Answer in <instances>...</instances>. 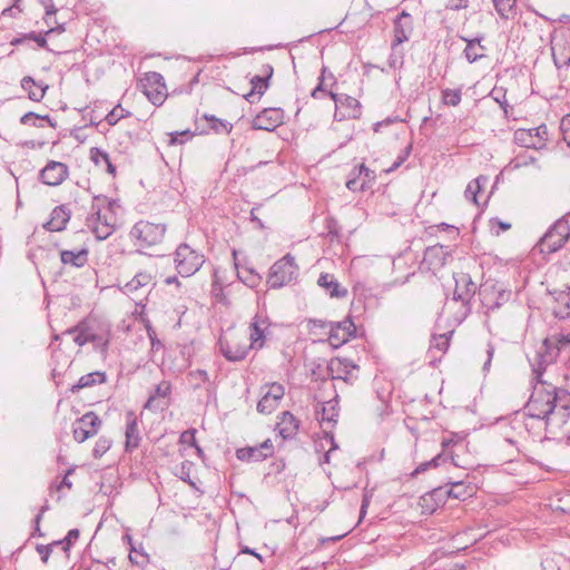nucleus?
<instances>
[{"label": "nucleus", "instance_id": "f257e3e1", "mask_svg": "<svg viewBox=\"0 0 570 570\" xmlns=\"http://www.w3.org/2000/svg\"><path fill=\"white\" fill-rule=\"evenodd\" d=\"M557 345L552 336L547 337L533 357H529L535 384L525 412L512 420V429L524 428L530 433L537 424L548 433L557 434L563 431L570 419V392L542 380L547 366L553 364L560 354Z\"/></svg>", "mask_w": 570, "mask_h": 570}, {"label": "nucleus", "instance_id": "f03ea898", "mask_svg": "<svg viewBox=\"0 0 570 570\" xmlns=\"http://www.w3.org/2000/svg\"><path fill=\"white\" fill-rule=\"evenodd\" d=\"M118 207L117 199L105 195L94 197L91 214L87 217L86 225L98 240L107 239L116 230Z\"/></svg>", "mask_w": 570, "mask_h": 570}, {"label": "nucleus", "instance_id": "7ed1b4c3", "mask_svg": "<svg viewBox=\"0 0 570 570\" xmlns=\"http://www.w3.org/2000/svg\"><path fill=\"white\" fill-rule=\"evenodd\" d=\"M166 229L164 224L139 220L131 227L129 237L137 247V253L145 254L146 249L163 243Z\"/></svg>", "mask_w": 570, "mask_h": 570}, {"label": "nucleus", "instance_id": "20e7f679", "mask_svg": "<svg viewBox=\"0 0 570 570\" xmlns=\"http://www.w3.org/2000/svg\"><path fill=\"white\" fill-rule=\"evenodd\" d=\"M570 238V225L566 217L556 220L537 243L542 254H552L561 249Z\"/></svg>", "mask_w": 570, "mask_h": 570}, {"label": "nucleus", "instance_id": "39448f33", "mask_svg": "<svg viewBox=\"0 0 570 570\" xmlns=\"http://www.w3.org/2000/svg\"><path fill=\"white\" fill-rule=\"evenodd\" d=\"M297 276L298 266L295 264V258L291 254H286L272 265L267 284L271 288H281L296 279Z\"/></svg>", "mask_w": 570, "mask_h": 570}, {"label": "nucleus", "instance_id": "423d86ee", "mask_svg": "<svg viewBox=\"0 0 570 570\" xmlns=\"http://www.w3.org/2000/svg\"><path fill=\"white\" fill-rule=\"evenodd\" d=\"M204 255L191 248L188 244H180L174 254L176 271L183 277L194 275L203 266Z\"/></svg>", "mask_w": 570, "mask_h": 570}, {"label": "nucleus", "instance_id": "0eeeda50", "mask_svg": "<svg viewBox=\"0 0 570 570\" xmlns=\"http://www.w3.org/2000/svg\"><path fill=\"white\" fill-rule=\"evenodd\" d=\"M512 292L499 282H485L479 288V296L485 312H492L500 308L511 298Z\"/></svg>", "mask_w": 570, "mask_h": 570}, {"label": "nucleus", "instance_id": "6e6552de", "mask_svg": "<svg viewBox=\"0 0 570 570\" xmlns=\"http://www.w3.org/2000/svg\"><path fill=\"white\" fill-rule=\"evenodd\" d=\"M548 140V127L540 125L535 128H520L514 131V141L521 147L531 149H542Z\"/></svg>", "mask_w": 570, "mask_h": 570}, {"label": "nucleus", "instance_id": "1a4fd4ad", "mask_svg": "<svg viewBox=\"0 0 570 570\" xmlns=\"http://www.w3.org/2000/svg\"><path fill=\"white\" fill-rule=\"evenodd\" d=\"M328 96L335 104V119L342 121L344 119H357L360 118L361 104L354 97H351L345 94H335L333 91H328Z\"/></svg>", "mask_w": 570, "mask_h": 570}, {"label": "nucleus", "instance_id": "9d476101", "mask_svg": "<svg viewBox=\"0 0 570 570\" xmlns=\"http://www.w3.org/2000/svg\"><path fill=\"white\" fill-rule=\"evenodd\" d=\"M218 345L220 353L230 362L243 361L252 348V346L246 343L244 336H233L230 338L220 337Z\"/></svg>", "mask_w": 570, "mask_h": 570}, {"label": "nucleus", "instance_id": "9b49d317", "mask_svg": "<svg viewBox=\"0 0 570 570\" xmlns=\"http://www.w3.org/2000/svg\"><path fill=\"white\" fill-rule=\"evenodd\" d=\"M100 425L101 420L99 416L92 411L87 412L72 424L73 439L77 442L82 443L87 439L96 435Z\"/></svg>", "mask_w": 570, "mask_h": 570}, {"label": "nucleus", "instance_id": "f8f14e48", "mask_svg": "<svg viewBox=\"0 0 570 570\" xmlns=\"http://www.w3.org/2000/svg\"><path fill=\"white\" fill-rule=\"evenodd\" d=\"M81 325H83V332H86L90 343L94 345V348L106 357L110 342V331L108 328L99 327L90 320L81 321Z\"/></svg>", "mask_w": 570, "mask_h": 570}, {"label": "nucleus", "instance_id": "ddd939ff", "mask_svg": "<svg viewBox=\"0 0 570 570\" xmlns=\"http://www.w3.org/2000/svg\"><path fill=\"white\" fill-rule=\"evenodd\" d=\"M356 326L351 318L342 322L328 323V343L337 348L355 335Z\"/></svg>", "mask_w": 570, "mask_h": 570}, {"label": "nucleus", "instance_id": "4468645a", "mask_svg": "<svg viewBox=\"0 0 570 570\" xmlns=\"http://www.w3.org/2000/svg\"><path fill=\"white\" fill-rule=\"evenodd\" d=\"M284 122V111L281 108H265L252 120V128L273 131Z\"/></svg>", "mask_w": 570, "mask_h": 570}, {"label": "nucleus", "instance_id": "2eb2a0df", "mask_svg": "<svg viewBox=\"0 0 570 570\" xmlns=\"http://www.w3.org/2000/svg\"><path fill=\"white\" fill-rule=\"evenodd\" d=\"M455 288L453 299L460 301L464 305L469 304L476 293V284L472 281L470 274L459 273L454 275Z\"/></svg>", "mask_w": 570, "mask_h": 570}, {"label": "nucleus", "instance_id": "dca6fc26", "mask_svg": "<svg viewBox=\"0 0 570 570\" xmlns=\"http://www.w3.org/2000/svg\"><path fill=\"white\" fill-rule=\"evenodd\" d=\"M68 176V166L61 161L50 160L40 171V179L48 186H59Z\"/></svg>", "mask_w": 570, "mask_h": 570}, {"label": "nucleus", "instance_id": "f3484780", "mask_svg": "<svg viewBox=\"0 0 570 570\" xmlns=\"http://www.w3.org/2000/svg\"><path fill=\"white\" fill-rule=\"evenodd\" d=\"M170 394H171V383L169 381L164 380L150 393L144 407L151 410V411L164 410L168 405V402L161 403L160 400L169 399Z\"/></svg>", "mask_w": 570, "mask_h": 570}, {"label": "nucleus", "instance_id": "a211bd4d", "mask_svg": "<svg viewBox=\"0 0 570 570\" xmlns=\"http://www.w3.org/2000/svg\"><path fill=\"white\" fill-rule=\"evenodd\" d=\"M125 451L132 452L138 449L140 445V434L138 428V419L132 411L127 412L126 414V430H125Z\"/></svg>", "mask_w": 570, "mask_h": 570}, {"label": "nucleus", "instance_id": "6ab92c4d", "mask_svg": "<svg viewBox=\"0 0 570 570\" xmlns=\"http://www.w3.org/2000/svg\"><path fill=\"white\" fill-rule=\"evenodd\" d=\"M412 32V17L406 11H402L394 20L393 49L409 40Z\"/></svg>", "mask_w": 570, "mask_h": 570}, {"label": "nucleus", "instance_id": "aec40b11", "mask_svg": "<svg viewBox=\"0 0 570 570\" xmlns=\"http://www.w3.org/2000/svg\"><path fill=\"white\" fill-rule=\"evenodd\" d=\"M268 328L267 321L259 316L255 315L253 318L250 325H249V340H250V346L253 350H261L263 348L266 340V331Z\"/></svg>", "mask_w": 570, "mask_h": 570}, {"label": "nucleus", "instance_id": "412c9836", "mask_svg": "<svg viewBox=\"0 0 570 570\" xmlns=\"http://www.w3.org/2000/svg\"><path fill=\"white\" fill-rule=\"evenodd\" d=\"M88 259L89 250L86 247L60 250V261L65 267L81 268L88 263Z\"/></svg>", "mask_w": 570, "mask_h": 570}, {"label": "nucleus", "instance_id": "4be33fe9", "mask_svg": "<svg viewBox=\"0 0 570 570\" xmlns=\"http://www.w3.org/2000/svg\"><path fill=\"white\" fill-rule=\"evenodd\" d=\"M71 217V212L66 205L57 206L50 214V219L43 224V228L49 232H61L66 228Z\"/></svg>", "mask_w": 570, "mask_h": 570}, {"label": "nucleus", "instance_id": "5701e85b", "mask_svg": "<svg viewBox=\"0 0 570 570\" xmlns=\"http://www.w3.org/2000/svg\"><path fill=\"white\" fill-rule=\"evenodd\" d=\"M553 295V314L559 320L570 318V287L562 291H554Z\"/></svg>", "mask_w": 570, "mask_h": 570}, {"label": "nucleus", "instance_id": "b1692460", "mask_svg": "<svg viewBox=\"0 0 570 570\" xmlns=\"http://www.w3.org/2000/svg\"><path fill=\"white\" fill-rule=\"evenodd\" d=\"M276 428L284 440L292 439L299 429V421L291 412L286 411L282 413Z\"/></svg>", "mask_w": 570, "mask_h": 570}, {"label": "nucleus", "instance_id": "393cba45", "mask_svg": "<svg viewBox=\"0 0 570 570\" xmlns=\"http://www.w3.org/2000/svg\"><path fill=\"white\" fill-rule=\"evenodd\" d=\"M317 284L324 288L331 297L343 298L347 296V289L342 287L332 274H321Z\"/></svg>", "mask_w": 570, "mask_h": 570}, {"label": "nucleus", "instance_id": "a878e982", "mask_svg": "<svg viewBox=\"0 0 570 570\" xmlns=\"http://www.w3.org/2000/svg\"><path fill=\"white\" fill-rule=\"evenodd\" d=\"M151 283L153 276L150 273L139 272L124 285L122 292L127 295H135L139 291L147 288Z\"/></svg>", "mask_w": 570, "mask_h": 570}, {"label": "nucleus", "instance_id": "bb28decb", "mask_svg": "<svg viewBox=\"0 0 570 570\" xmlns=\"http://www.w3.org/2000/svg\"><path fill=\"white\" fill-rule=\"evenodd\" d=\"M21 88L28 92L30 100L39 102L43 99L48 86L43 82H36L32 77L26 76L21 79Z\"/></svg>", "mask_w": 570, "mask_h": 570}, {"label": "nucleus", "instance_id": "cd10ccee", "mask_svg": "<svg viewBox=\"0 0 570 570\" xmlns=\"http://www.w3.org/2000/svg\"><path fill=\"white\" fill-rule=\"evenodd\" d=\"M107 381L105 372L95 371L80 376L78 382L70 387L71 393H78L82 389L92 387L95 385L104 384Z\"/></svg>", "mask_w": 570, "mask_h": 570}, {"label": "nucleus", "instance_id": "c85d7f7f", "mask_svg": "<svg viewBox=\"0 0 570 570\" xmlns=\"http://www.w3.org/2000/svg\"><path fill=\"white\" fill-rule=\"evenodd\" d=\"M273 67L271 65H264L262 72L263 75L254 76L250 80L252 90L248 94V97L254 96V94H258L262 96L268 88V80L273 76Z\"/></svg>", "mask_w": 570, "mask_h": 570}, {"label": "nucleus", "instance_id": "c756f323", "mask_svg": "<svg viewBox=\"0 0 570 570\" xmlns=\"http://www.w3.org/2000/svg\"><path fill=\"white\" fill-rule=\"evenodd\" d=\"M423 262L433 268L444 266L446 262V252L442 245L430 246L425 249Z\"/></svg>", "mask_w": 570, "mask_h": 570}, {"label": "nucleus", "instance_id": "7c9ffc66", "mask_svg": "<svg viewBox=\"0 0 570 570\" xmlns=\"http://www.w3.org/2000/svg\"><path fill=\"white\" fill-rule=\"evenodd\" d=\"M330 370L333 373H336V375H333V379H340L347 382L352 379V374L357 370V366L348 360L337 358L336 361L331 362Z\"/></svg>", "mask_w": 570, "mask_h": 570}, {"label": "nucleus", "instance_id": "2f4dec72", "mask_svg": "<svg viewBox=\"0 0 570 570\" xmlns=\"http://www.w3.org/2000/svg\"><path fill=\"white\" fill-rule=\"evenodd\" d=\"M450 333L433 335L430 342V350L429 354L431 356V361L436 360L438 357H441L449 348V340H450Z\"/></svg>", "mask_w": 570, "mask_h": 570}, {"label": "nucleus", "instance_id": "473e14b6", "mask_svg": "<svg viewBox=\"0 0 570 570\" xmlns=\"http://www.w3.org/2000/svg\"><path fill=\"white\" fill-rule=\"evenodd\" d=\"M466 42V47L463 51L464 57L470 63L478 61L479 59L484 57L485 48L481 45L483 37H478L474 39L462 38Z\"/></svg>", "mask_w": 570, "mask_h": 570}, {"label": "nucleus", "instance_id": "72a5a7b5", "mask_svg": "<svg viewBox=\"0 0 570 570\" xmlns=\"http://www.w3.org/2000/svg\"><path fill=\"white\" fill-rule=\"evenodd\" d=\"M552 59L558 69L570 65V45L566 41L563 45L553 43L551 40Z\"/></svg>", "mask_w": 570, "mask_h": 570}, {"label": "nucleus", "instance_id": "f704fd0d", "mask_svg": "<svg viewBox=\"0 0 570 570\" xmlns=\"http://www.w3.org/2000/svg\"><path fill=\"white\" fill-rule=\"evenodd\" d=\"M337 404L338 402L335 399L322 403L321 412L316 411L317 419L321 422L336 423V419L338 416Z\"/></svg>", "mask_w": 570, "mask_h": 570}, {"label": "nucleus", "instance_id": "c9c22d12", "mask_svg": "<svg viewBox=\"0 0 570 570\" xmlns=\"http://www.w3.org/2000/svg\"><path fill=\"white\" fill-rule=\"evenodd\" d=\"M475 489L470 483H465L463 481H458L451 483V487L448 491L449 497L464 501L468 498L473 497Z\"/></svg>", "mask_w": 570, "mask_h": 570}, {"label": "nucleus", "instance_id": "e433bc0d", "mask_svg": "<svg viewBox=\"0 0 570 570\" xmlns=\"http://www.w3.org/2000/svg\"><path fill=\"white\" fill-rule=\"evenodd\" d=\"M236 458L240 461L258 462L268 458V453L262 452V449H258V446H247L238 449Z\"/></svg>", "mask_w": 570, "mask_h": 570}, {"label": "nucleus", "instance_id": "4c0bfd02", "mask_svg": "<svg viewBox=\"0 0 570 570\" xmlns=\"http://www.w3.org/2000/svg\"><path fill=\"white\" fill-rule=\"evenodd\" d=\"M238 279L250 288L258 286L261 283L259 274L252 267H239L235 264Z\"/></svg>", "mask_w": 570, "mask_h": 570}, {"label": "nucleus", "instance_id": "58836bf2", "mask_svg": "<svg viewBox=\"0 0 570 570\" xmlns=\"http://www.w3.org/2000/svg\"><path fill=\"white\" fill-rule=\"evenodd\" d=\"M261 394L262 397L257 403V411L262 414H271L276 410L279 402L276 401L272 395H267V391L264 386L261 389Z\"/></svg>", "mask_w": 570, "mask_h": 570}, {"label": "nucleus", "instance_id": "ea45409f", "mask_svg": "<svg viewBox=\"0 0 570 570\" xmlns=\"http://www.w3.org/2000/svg\"><path fill=\"white\" fill-rule=\"evenodd\" d=\"M498 14L502 19L513 18L517 0H492Z\"/></svg>", "mask_w": 570, "mask_h": 570}, {"label": "nucleus", "instance_id": "a19ab883", "mask_svg": "<svg viewBox=\"0 0 570 570\" xmlns=\"http://www.w3.org/2000/svg\"><path fill=\"white\" fill-rule=\"evenodd\" d=\"M62 334L65 335H73V342L78 346H83L87 343H90L89 337L86 332H83V325L79 322L76 326L66 330Z\"/></svg>", "mask_w": 570, "mask_h": 570}, {"label": "nucleus", "instance_id": "79ce46f5", "mask_svg": "<svg viewBox=\"0 0 570 570\" xmlns=\"http://www.w3.org/2000/svg\"><path fill=\"white\" fill-rule=\"evenodd\" d=\"M147 85L149 87L161 88L166 90L165 79L164 77L156 71L146 72L144 78L141 79V86Z\"/></svg>", "mask_w": 570, "mask_h": 570}, {"label": "nucleus", "instance_id": "37998d69", "mask_svg": "<svg viewBox=\"0 0 570 570\" xmlns=\"http://www.w3.org/2000/svg\"><path fill=\"white\" fill-rule=\"evenodd\" d=\"M462 99L461 89H443L442 90V102L446 106L456 107L460 105Z\"/></svg>", "mask_w": 570, "mask_h": 570}, {"label": "nucleus", "instance_id": "c03bdc74", "mask_svg": "<svg viewBox=\"0 0 570 570\" xmlns=\"http://www.w3.org/2000/svg\"><path fill=\"white\" fill-rule=\"evenodd\" d=\"M204 118L210 124V128L217 134H229L233 129V125L230 122L218 119L213 115H204Z\"/></svg>", "mask_w": 570, "mask_h": 570}, {"label": "nucleus", "instance_id": "a18cd8bd", "mask_svg": "<svg viewBox=\"0 0 570 570\" xmlns=\"http://www.w3.org/2000/svg\"><path fill=\"white\" fill-rule=\"evenodd\" d=\"M166 90L156 87L147 88V85H144V94L155 106H160L166 98Z\"/></svg>", "mask_w": 570, "mask_h": 570}, {"label": "nucleus", "instance_id": "49530a36", "mask_svg": "<svg viewBox=\"0 0 570 570\" xmlns=\"http://www.w3.org/2000/svg\"><path fill=\"white\" fill-rule=\"evenodd\" d=\"M131 115L130 111L124 109L120 105L114 107L105 117V120L110 125L115 126L120 119L127 118Z\"/></svg>", "mask_w": 570, "mask_h": 570}, {"label": "nucleus", "instance_id": "de8ad7c7", "mask_svg": "<svg viewBox=\"0 0 570 570\" xmlns=\"http://www.w3.org/2000/svg\"><path fill=\"white\" fill-rule=\"evenodd\" d=\"M187 377L194 389H199L203 383L209 380L208 373L205 370L190 371Z\"/></svg>", "mask_w": 570, "mask_h": 570}, {"label": "nucleus", "instance_id": "09e8293b", "mask_svg": "<svg viewBox=\"0 0 570 570\" xmlns=\"http://www.w3.org/2000/svg\"><path fill=\"white\" fill-rule=\"evenodd\" d=\"M112 441L107 436H100L94 446L92 455L96 459L101 458L110 448H111Z\"/></svg>", "mask_w": 570, "mask_h": 570}, {"label": "nucleus", "instance_id": "8fccbe9b", "mask_svg": "<svg viewBox=\"0 0 570 570\" xmlns=\"http://www.w3.org/2000/svg\"><path fill=\"white\" fill-rule=\"evenodd\" d=\"M537 159L531 155H518L509 163L510 169H519L535 164Z\"/></svg>", "mask_w": 570, "mask_h": 570}, {"label": "nucleus", "instance_id": "3c124183", "mask_svg": "<svg viewBox=\"0 0 570 570\" xmlns=\"http://www.w3.org/2000/svg\"><path fill=\"white\" fill-rule=\"evenodd\" d=\"M30 120H43L47 121L50 127H57V124L50 118L49 115H38L33 111H28L23 116H21L20 124H30Z\"/></svg>", "mask_w": 570, "mask_h": 570}, {"label": "nucleus", "instance_id": "603ef678", "mask_svg": "<svg viewBox=\"0 0 570 570\" xmlns=\"http://www.w3.org/2000/svg\"><path fill=\"white\" fill-rule=\"evenodd\" d=\"M351 175H356L361 177L362 180H365V185L375 179V174L371 169H368L365 165L356 166L352 169Z\"/></svg>", "mask_w": 570, "mask_h": 570}, {"label": "nucleus", "instance_id": "864d4df0", "mask_svg": "<svg viewBox=\"0 0 570 570\" xmlns=\"http://www.w3.org/2000/svg\"><path fill=\"white\" fill-rule=\"evenodd\" d=\"M480 180L481 177H478L474 180L470 181L464 191L466 199L472 200L474 204H478L476 196L481 189Z\"/></svg>", "mask_w": 570, "mask_h": 570}, {"label": "nucleus", "instance_id": "5fc2aeb1", "mask_svg": "<svg viewBox=\"0 0 570 570\" xmlns=\"http://www.w3.org/2000/svg\"><path fill=\"white\" fill-rule=\"evenodd\" d=\"M129 561L132 564L142 567V566L149 563V556H148V553H146L144 551L142 548H140V549H137V551H132L129 553Z\"/></svg>", "mask_w": 570, "mask_h": 570}, {"label": "nucleus", "instance_id": "6e6d98bb", "mask_svg": "<svg viewBox=\"0 0 570 570\" xmlns=\"http://www.w3.org/2000/svg\"><path fill=\"white\" fill-rule=\"evenodd\" d=\"M89 154H90V160L96 166H100L104 163H108L109 155L105 150H102L98 147L90 148Z\"/></svg>", "mask_w": 570, "mask_h": 570}, {"label": "nucleus", "instance_id": "4d7b16f0", "mask_svg": "<svg viewBox=\"0 0 570 570\" xmlns=\"http://www.w3.org/2000/svg\"><path fill=\"white\" fill-rule=\"evenodd\" d=\"M79 534L80 532L78 529H71L62 540L55 541V544L63 543V551L68 552L73 542L78 540Z\"/></svg>", "mask_w": 570, "mask_h": 570}, {"label": "nucleus", "instance_id": "13d9d810", "mask_svg": "<svg viewBox=\"0 0 570 570\" xmlns=\"http://www.w3.org/2000/svg\"><path fill=\"white\" fill-rule=\"evenodd\" d=\"M264 387L267 391V395H272L276 401L279 402L284 397L285 389L282 384L274 382Z\"/></svg>", "mask_w": 570, "mask_h": 570}, {"label": "nucleus", "instance_id": "bf43d9fd", "mask_svg": "<svg viewBox=\"0 0 570 570\" xmlns=\"http://www.w3.org/2000/svg\"><path fill=\"white\" fill-rule=\"evenodd\" d=\"M553 340H556V343H558V350L560 353L567 352L570 356V333L567 334H558L552 336Z\"/></svg>", "mask_w": 570, "mask_h": 570}, {"label": "nucleus", "instance_id": "052dcab7", "mask_svg": "<svg viewBox=\"0 0 570 570\" xmlns=\"http://www.w3.org/2000/svg\"><path fill=\"white\" fill-rule=\"evenodd\" d=\"M446 458L443 454H438L432 460L421 463L414 471L415 474L426 471L431 466H439L441 461L444 462Z\"/></svg>", "mask_w": 570, "mask_h": 570}, {"label": "nucleus", "instance_id": "680f3d73", "mask_svg": "<svg viewBox=\"0 0 570 570\" xmlns=\"http://www.w3.org/2000/svg\"><path fill=\"white\" fill-rule=\"evenodd\" d=\"M412 151V145H407L405 148L402 149V151L396 157L393 165L387 169V173H391L395 169H397L410 156Z\"/></svg>", "mask_w": 570, "mask_h": 570}, {"label": "nucleus", "instance_id": "e2e57ef3", "mask_svg": "<svg viewBox=\"0 0 570 570\" xmlns=\"http://www.w3.org/2000/svg\"><path fill=\"white\" fill-rule=\"evenodd\" d=\"M346 187L351 191H361L366 188L365 180L361 181V177H357L356 175H351V177L346 181Z\"/></svg>", "mask_w": 570, "mask_h": 570}, {"label": "nucleus", "instance_id": "0e129e2a", "mask_svg": "<svg viewBox=\"0 0 570 570\" xmlns=\"http://www.w3.org/2000/svg\"><path fill=\"white\" fill-rule=\"evenodd\" d=\"M560 130L562 132L563 140L570 147V114H567L561 118Z\"/></svg>", "mask_w": 570, "mask_h": 570}, {"label": "nucleus", "instance_id": "69168bd1", "mask_svg": "<svg viewBox=\"0 0 570 570\" xmlns=\"http://www.w3.org/2000/svg\"><path fill=\"white\" fill-rule=\"evenodd\" d=\"M53 547H57V544H55V541L50 544H37L36 550L39 553L41 561L43 563L48 562Z\"/></svg>", "mask_w": 570, "mask_h": 570}, {"label": "nucleus", "instance_id": "338daca9", "mask_svg": "<svg viewBox=\"0 0 570 570\" xmlns=\"http://www.w3.org/2000/svg\"><path fill=\"white\" fill-rule=\"evenodd\" d=\"M191 137H193V134L189 130H185V131H180V132H178V131L171 132L169 144L170 145L184 144Z\"/></svg>", "mask_w": 570, "mask_h": 570}, {"label": "nucleus", "instance_id": "774afa93", "mask_svg": "<svg viewBox=\"0 0 570 570\" xmlns=\"http://www.w3.org/2000/svg\"><path fill=\"white\" fill-rule=\"evenodd\" d=\"M196 430L189 429L184 431L179 436V442L183 444H188L190 446H196Z\"/></svg>", "mask_w": 570, "mask_h": 570}]
</instances>
